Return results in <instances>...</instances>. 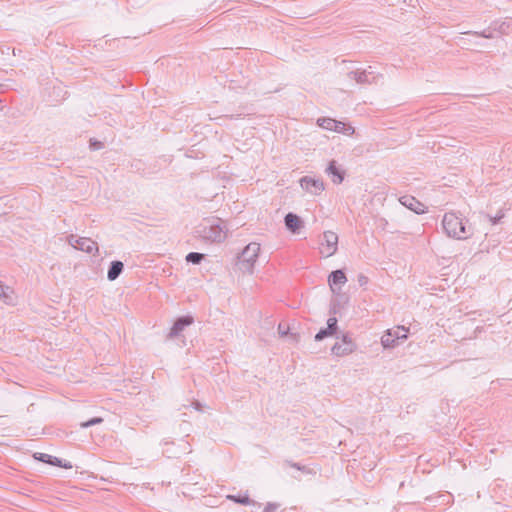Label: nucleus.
Wrapping results in <instances>:
<instances>
[{
    "mask_svg": "<svg viewBox=\"0 0 512 512\" xmlns=\"http://www.w3.org/2000/svg\"><path fill=\"white\" fill-rule=\"evenodd\" d=\"M442 226L448 237L465 240L473 235L471 226L455 212H447L442 219Z\"/></svg>",
    "mask_w": 512,
    "mask_h": 512,
    "instance_id": "1",
    "label": "nucleus"
},
{
    "mask_svg": "<svg viewBox=\"0 0 512 512\" xmlns=\"http://www.w3.org/2000/svg\"><path fill=\"white\" fill-rule=\"evenodd\" d=\"M259 252L260 244L256 242L249 243L237 257V268L243 273L252 274Z\"/></svg>",
    "mask_w": 512,
    "mask_h": 512,
    "instance_id": "2",
    "label": "nucleus"
},
{
    "mask_svg": "<svg viewBox=\"0 0 512 512\" xmlns=\"http://www.w3.org/2000/svg\"><path fill=\"white\" fill-rule=\"evenodd\" d=\"M198 232L204 239L212 242H222L227 236V229L225 225H222L220 219L215 221H206L201 225Z\"/></svg>",
    "mask_w": 512,
    "mask_h": 512,
    "instance_id": "3",
    "label": "nucleus"
},
{
    "mask_svg": "<svg viewBox=\"0 0 512 512\" xmlns=\"http://www.w3.org/2000/svg\"><path fill=\"white\" fill-rule=\"evenodd\" d=\"M408 328L404 326H398L394 329H389L381 337V344L384 348L394 347L399 340L407 339Z\"/></svg>",
    "mask_w": 512,
    "mask_h": 512,
    "instance_id": "4",
    "label": "nucleus"
},
{
    "mask_svg": "<svg viewBox=\"0 0 512 512\" xmlns=\"http://www.w3.org/2000/svg\"><path fill=\"white\" fill-rule=\"evenodd\" d=\"M357 349L356 343L351 339L348 334H342L339 341H337L331 348L333 355L343 357L353 353Z\"/></svg>",
    "mask_w": 512,
    "mask_h": 512,
    "instance_id": "5",
    "label": "nucleus"
},
{
    "mask_svg": "<svg viewBox=\"0 0 512 512\" xmlns=\"http://www.w3.org/2000/svg\"><path fill=\"white\" fill-rule=\"evenodd\" d=\"M380 76V74L375 73L371 66L366 69H356L347 73V77L358 84H371L376 82L377 78Z\"/></svg>",
    "mask_w": 512,
    "mask_h": 512,
    "instance_id": "6",
    "label": "nucleus"
},
{
    "mask_svg": "<svg viewBox=\"0 0 512 512\" xmlns=\"http://www.w3.org/2000/svg\"><path fill=\"white\" fill-rule=\"evenodd\" d=\"M68 243L73 248L84 251L88 254H91L93 252H98V245L91 238H87V237L77 238L75 235H70L68 237Z\"/></svg>",
    "mask_w": 512,
    "mask_h": 512,
    "instance_id": "7",
    "label": "nucleus"
},
{
    "mask_svg": "<svg viewBox=\"0 0 512 512\" xmlns=\"http://www.w3.org/2000/svg\"><path fill=\"white\" fill-rule=\"evenodd\" d=\"M338 249V235L333 231H325L323 233V242L321 243V254L330 257L336 253Z\"/></svg>",
    "mask_w": 512,
    "mask_h": 512,
    "instance_id": "8",
    "label": "nucleus"
},
{
    "mask_svg": "<svg viewBox=\"0 0 512 512\" xmlns=\"http://www.w3.org/2000/svg\"><path fill=\"white\" fill-rule=\"evenodd\" d=\"M300 186L302 189L313 195H318L324 190L323 181L310 176L302 177L300 179Z\"/></svg>",
    "mask_w": 512,
    "mask_h": 512,
    "instance_id": "9",
    "label": "nucleus"
},
{
    "mask_svg": "<svg viewBox=\"0 0 512 512\" xmlns=\"http://www.w3.org/2000/svg\"><path fill=\"white\" fill-rule=\"evenodd\" d=\"M194 318L190 315H185L178 317L173 326L170 329V332L167 335L168 339H173L180 335V333L188 326L193 324Z\"/></svg>",
    "mask_w": 512,
    "mask_h": 512,
    "instance_id": "10",
    "label": "nucleus"
},
{
    "mask_svg": "<svg viewBox=\"0 0 512 512\" xmlns=\"http://www.w3.org/2000/svg\"><path fill=\"white\" fill-rule=\"evenodd\" d=\"M400 203L405 206L406 208L410 209L411 211L415 212L416 214H423L426 212V206L418 201L415 197L410 195L402 196L399 199Z\"/></svg>",
    "mask_w": 512,
    "mask_h": 512,
    "instance_id": "11",
    "label": "nucleus"
},
{
    "mask_svg": "<svg viewBox=\"0 0 512 512\" xmlns=\"http://www.w3.org/2000/svg\"><path fill=\"white\" fill-rule=\"evenodd\" d=\"M284 223L286 228L292 233H298L300 228L303 226L301 218L292 212H289L284 217Z\"/></svg>",
    "mask_w": 512,
    "mask_h": 512,
    "instance_id": "12",
    "label": "nucleus"
},
{
    "mask_svg": "<svg viewBox=\"0 0 512 512\" xmlns=\"http://www.w3.org/2000/svg\"><path fill=\"white\" fill-rule=\"evenodd\" d=\"M330 288L335 292V286H341L347 282V277L342 270H335L331 272L328 278Z\"/></svg>",
    "mask_w": 512,
    "mask_h": 512,
    "instance_id": "13",
    "label": "nucleus"
},
{
    "mask_svg": "<svg viewBox=\"0 0 512 512\" xmlns=\"http://www.w3.org/2000/svg\"><path fill=\"white\" fill-rule=\"evenodd\" d=\"M326 172L329 175H332L334 183H341L344 180V171H342L338 166L335 160H331L326 168Z\"/></svg>",
    "mask_w": 512,
    "mask_h": 512,
    "instance_id": "14",
    "label": "nucleus"
},
{
    "mask_svg": "<svg viewBox=\"0 0 512 512\" xmlns=\"http://www.w3.org/2000/svg\"><path fill=\"white\" fill-rule=\"evenodd\" d=\"M123 269H124V264L119 261V260H115V261H112L110 263V266L108 268V272H107V278L109 281H114L116 280L120 274L123 272Z\"/></svg>",
    "mask_w": 512,
    "mask_h": 512,
    "instance_id": "15",
    "label": "nucleus"
},
{
    "mask_svg": "<svg viewBox=\"0 0 512 512\" xmlns=\"http://www.w3.org/2000/svg\"><path fill=\"white\" fill-rule=\"evenodd\" d=\"M493 30L501 35H509L512 33V20L506 19L500 23L495 22Z\"/></svg>",
    "mask_w": 512,
    "mask_h": 512,
    "instance_id": "16",
    "label": "nucleus"
},
{
    "mask_svg": "<svg viewBox=\"0 0 512 512\" xmlns=\"http://www.w3.org/2000/svg\"><path fill=\"white\" fill-rule=\"evenodd\" d=\"M0 299H2L4 301V303H6L8 305L14 304V297H13L12 290L8 286H5L1 281H0Z\"/></svg>",
    "mask_w": 512,
    "mask_h": 512,
    "instance_id": "17",
    "label": "nucleus"
},
{
    "mask_svg": "<svg viewBox=\"0 0 512 512\" xmlns=\"http://www.w3.org/2000/svg\"><path fill=\"white\" fill-rule=\"evenodd\" d=\"M34 457L41 462L54 466H61V459L46 453H36Z\"/></svg>",
    "mask_w": 512,
    "mask_h": 512,
    "instance_id": "18",
    "label": "nucleus"
},
{
    "mask_svg": "<svg viewBox=\"0 0 512 512\" xmlns=\"http://www.w3.org/2000/svg\"><path fill=\"white\" fill-rule=\"evenodd\" d=\"M227 499L242 505L256 504L255 501L249 498V495L247 493H245L244 495H228Z\"/></svg>",
    "mask_w": 512,
    "mask_h": 512,
    "instance_id": "19",
    "label": "nucleus"
},
{
    "mask_svg": "<svg viewBox=\"0 0 512 512\" xmlns=\"http://www.w3.org/2000/svg\"><path fill=\"white\" fill-rule=\"evenodd\" d=\"M333 131L351 135L354 133V128L352 126H346V124L341 121L335 120Z\"/></svg>",
    "mask_w": 512,
    "mask_h": 512,
    "instance_id": "20",
    "label": "nucleus"
},
{
    "mask_svg": "<svg viewBox=\"0 0 512 512\" xmlns=\"http://www.w3.org/2000/svg\"><path fill=\"white\" fill-rule=\"evenodd\" d=\"M317 124L323 129L333 131L335 120L332 118L323 117L317 120Z\"/></svg>",
    "mask_w": 512,
    "mask_h": 512,
    "instance_id": "21",
    "label": "nucleus"
},
{
    "mask_svg": "<svg viewBox=\"0 0 512 512\" xmlns=\"http://www.w3.org/2000/svg\"><path fill=\"white\" fill-rule=\"evenodd\" d=\"M204 259V254L198 252H190L186 256V261L191 264H200Z\"/></svg>",
    "mask_w": 512,
    "mask_h": 512,
    "instance_id": "22",
    "label": "nucleus"
},
{
    "mask_svg": "<svg viewBox=\"0 0 512 512\" xmlns=\"http://www.w3.org/2000/svg\"><path fill=\"white\" fill-rule=\"evenodd\" d=\"M103 421L104 420L101 417H93V418H91L88 421L81 422L80 423V427L81 428H88V427H91V426H94V425H97V424H101Z\"/></svg>",
    "mask_w": 512,
    "mask_h": 512,
    "instance_id": "23",
    "label": "nucleus"
},
{
    "mask_svg": "<svg viewBox=\"0 0 512 512\" xmlns=\"http://www.w3.org/2000/svg\"><path fill=\"white\" fill-rule=\"evenodd\" d=\"M335 333L333 331H331L330 329H328L327 327L326 328H323V329H320L319 332L315 335V340L316 341H321L323 340L324 338L328 337V336H332L334 335Z\"/></svg>",
    "mask_w": 512,
    "mask_h": 512,
    "instance_id": "24",
    "label": "nucleus"
},
{
    "mask_svg": "<svg viewBox=\"0 0 512 512\" xmlns=\"http://www.w3.org/2000/svg\"><path fill=\"white\" fill-rule=\"evenodd\" d=\"M466 34H473V35H476L478 37H483V38H486V39H493L495 37L494 35V30H484L482 32H466Z\"/></svg>",
    "mask_w": 512,
    "mask_h": 512,
    "instance_id": "25",
    "label": "nucleus"
},
{
    "mask_svg": "<svg viewBox=\"0 0 512 512\" xmlns=\"http://www.w3.org/2000/svg\"><path fill=\"white\" fill-rule=\"evenodd\" d=\"M337 327V319L335 317H330L327 320V328L336 333Z\"/></svg>",
    "mask_w": 512,
    "mask_h": 512,
    "instance_id": "26",
    "label": "nucleus"
},
{
    "mask_svg": "<svg viewBox=\"0 0 512 512\" xmlns=\"http://www.w3.org/2000/svg\"><path fill=\"white\" fill-rule=\"evenodd\" d=\"M503 217L504 213L502 211H499L498 214L494 217L488 215L489 221L491 222L492 225L498 224Z\"/></svg>",
    "mask_w": 512,
    "mask_h": 512,
    "instance_id": "27",
    "label": "nucleus"
},
{
    "mask_svg": "<svg viewBox=\"0 0 512 512\" xmlns=\"http://www.w3.org/2000/svg\"><path fill=\"white\" fill-rule=\"evenodd\" d=\"M278 508V505L277 504H274V503H268L263 512H275Z\"/></svg>",
    "mask_w": 512,
    "mask_h": 512,
    "instance_id": "28",
    "label": "nucleus"
},
{
    "mask_svg": "<svg viewBox=\"0 0 512 512\" xmlns=\"http://www.w3.org/2000/svg\"><path fill=\"white\" fill-rule=\"evenodd\" d=\"M90 146L92 149L96 150V149H101L103 147V144L100 141H91Z\"/></svg>",
    "mask_w": 512,
    "mask_h": 512,
    "instance_id": "29",
    "label": "nucleus"
},
{
    "mask_svg": "<svg viewBox=\"0 0 512 512\" xmlns=\"http://www.w3.org/2000/svg\"><path fill=\"white\" fill-rule=\"evenodd\" d=\"M358 283L360 286H364L368 283V278L361 274L358 276Z\"/></svg>",
    "mask_w": 512,
    "mask_h": 512,
    "instance_id": "30",
    "label": "nucleus"
},
{
    "mask_svg": "<svg viewBox=\"0 0 512 512\" xmlns=\"http://www.w3.org/2000/svg\"><path fill=\"white\" fill-rule=\"evenodd\" d=\"M278 332H279V334H281L282 336H285V335H287V333H288V327H286V328H285V327H283L281 324H279V326H278Z\"/></svg>",
    "mask_w": 512,
    "mask_h": 512,
    "instance_id": "31",
    "label": "nucleus"
},
{
    "mask_svg": "<svg viewBox=\"0 0 512 512\" xmlns=\"http://www.w3.org/2000/svg\"><path fill=\"white\" fill-rule=\"evenodd\" d=\"M192 405H193V407H194V409H195V410H197V411H202V404H201L200 402H198V401H194V402L192 403Z\"/></svg>",
    "mask_w": 512,
    "mask_h": 512,
    "instance_id": "32",
    "label": "nucleus"
},
{
    "mask_svg": "<svg viewBox=\"0 0 512 512\" xmlns=\"http://www.w3.org/2000/svg\"><path fill=\"white\" fill-rule=\"evenodd\" d=\"M60 467H63V468H66V469H70L72 468V465L68 462V463H62L61 462V466Z\"/></svg>",
    "mask_w": 512,
    "mask_h": 512,
    "instance_id": "33",
    "label": "nucleus"
},
{
    "mask_svg": "<svg viewBox=\"0 0 512 512\" xmlns=\"http://www.w3.org/2000/svg\"><path fill=\"white\" fill-rule=\"evenodd\" d=\"M292 466H293V467H295V468H297V469H299V470L301 469V467H300L298 464H296V463H295V464H293Z\"/></svg>",
    "mask_w": 512,
    "mask_h": 512,
    "instance_id": "34",
    "label": "nucleus"
}]
</instances>
